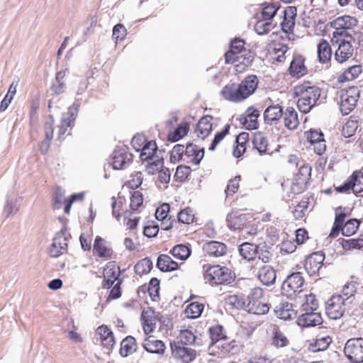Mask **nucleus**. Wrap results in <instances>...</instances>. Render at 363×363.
I'll return each mask as SVG.
<instances>
[{
	"label": "nucleus",
	"mask_w": 363,
	"mask_h": 363,
	"mask_svg": "<svg viewBox=\"0 0 363 363\" xmlns=\"http://www.w3.org/2000/svg\"><path fill=\"white\" fill-rule=\"evenodd\" d=\"M79 101V99L76 97V101L73 103L72 106L69 108L67 113L62 115L58 130V138L60 140L62 138L67 128L74 124L80 106V102Z\"/></svg>",
	"instance_id": "obj_11"
},
{
	"label": "nucleus",
	"mask_w": 363,
	"mask_h": 363,
	"mask_svg": "<svg viewBox=\"0 0 363 363\" xmlns=\"http://www.w3.org/2000/svg\"><path fill=\"white\" fill-rule=\"evenodd\" d=\"M143 347L147 352L154 354H162L165 349L163 342L156 340L153 336H150L145 340Z\"/></svg>",
	"instance_id": "obj_24"
},
{
	"label": "nucleus",
	"mask_w": 363,
	"mask_h": 363,
	"mask_svg": "<svg viewBox=\"0 0 363 363\" xmlns=\"http://www.w3.org/2000/svg\"><path fill=\"white\" fill-rule=\"evenodd\" d=\"M325 255L321 251L315 252L307 257L304 267L310 275L318 274L322 268Z\"/></svg>",
	"instance_id": "obj_15"
},
{
	"label": "nucleus",
	"mask_w": 363,
	"mask_h": 363,
	"mask_svg": "<svg viewBox=\"0 0 363 363\" xmlns=\"http://www.w3.org/2000/svg\"><path fill=\"white\" fill-rule=\"evenodd\" d=\"M344 353L352 363L363 362V338H351L347 341Z\"/></svg>",
	"instance_id": "obj_8"
},
{
	"label": "nucleus",
	"mask_w": 363,
	"mask_h": 363,
	"mask_svg": "<svg viewBox=\"0 0 363 363\" xmlns=\"http://www.w3.org/2000/svg\"><path fill=\"white\" fill-rule=\"evenodd\" d=\"M230 129V125H226L224 128V129L218 132L216 134L214 139L212 141L211 145L209 147V150L213 151L217 145L224 138V137L228 133Z\"/></svg>",
	"instance_id": "obj_56"
},
{
	"label": "nucleus",
	"mask_w": 363,
	"mask_h": 363,
	"mask_svg": "<svg viewBox=\"0 0 363 363\" xmlns=\"http://www.w3.org/2000/svg\"><path fill=\"white\" fill-rule=\"evenodd\" d=\"M306 138L311 144H313L315 142L323 138V134L320 131L315 130H310L309 131L306 133Z\"/></svg>",
	"instance_id": "obj_64"
},
{
	"label": "nucleus",
	"mask_w": 363,
	"mask_h": 363,
	"mask_svg": "<svg viewBox=\"0 0 363 363\" xmlns=\"http://www.w3.org/2000/svg\"><path fill=\"white\" fill-rule=\"evenodd\" d=\"M185 147L183 145L177 144L174 146L170 155L172 162H179L182 160L183 155H185Z\"/></svg>",
	"instance_id": "obj_53"
},
{
	"label": "nucleus",
	"mask_w": 363,
	"mask_h": 363,
	"mask_svg": "<svg viewBox=\"0 0 363 363\" xmlns=\"http://www.w3.org/2000/svg\"><path fill=\"white\" fill-rule=\"evenodd\" d=\"M259 281L266 286L273 284L277 278L276 271L269 265H264L260 267L258 272Z\"/></svg>",
	"instance_id": "obj_22"
},
{
	"label": "nucleus",
	"mask_w": 363,
	"mask_h": 363,
	"mask_svg": "<svg viewBox=\"0 0 363 363\" xmlns=\"http://www.w3.org/2000/svg\"><path fill=\"white\" fill-rule=\"evenodd\" d=\"M274 313L277 318L288 320L296 317V311L293 308L292 303L287 301H281L274 308Z\"/></svg>",
	"instance_id": "obj_18"
},
{
	"label": "nucleus",
	"mask_w": 363,
	"mask_h": 363,
	"mask_svg": "<svg viewBox=\"0 0 363 363\" xmlns=\"http://www.w3.org/2000/svg\"><path fill=\"white\" fill-rule=\"evenodd\" d=\"M126 28L122 24H117L113 28V37L116 40H123L126 35Z\"/></svg>",
	"instance_id": "obj_60"
},
{
	"label": "nucleus",
	"mask_w": 363,
	"mask_h": 363,
	"mask_svg": "<svg viewBox=\"0 0 363 363\" xmlns=\"http://www.w3.org/2000/svg\"><path fill=\"white\" fill-rule=\"evenodd\" d=\"M304 302L301 306H309L311 308H318V301L313 294H304Z\"/></svg>",
	"instance_id": "obj_61"
},
{
	"label": "nucleus",
	"mask_w": 363,
	"mask_h": 363,
	"mask_svg": "<svg viewBox=\"0 0 363 363\" xmlns=\"http://www.w3.org/2000/svg\"><path fill=\"white\" fill-rule=\"evenodd\" d=\"M157 266L162 272H171L178 268V264L167 255H161L158 257Z\"/></svg>",
	"instance_id": "obj_29"
},
{
	"label": "nucleus",
	"mask_w": 363,
	"mask_h": 363,
	"mask_svg": "<svg viewBox=\"0 0 363 363\" xmlns=\"http://www.w3.org/2000/svg\"><path fill=\"white\" fill-rule=\"evenodd\" d=\"M340 243L345 250H359L363 247V238L342 239Z\"/></svg>",
	"instance_id": "obj_39"
},
{
	"label": "nucleus",
	"mask_w": 363,
	"mask_h": 363,
	"mask_svg": "<svg viewBox=\"0 0 363 363\" xmlns=\"http://www.w3.org/2000/svg\"><path fill=\"white\" fill-rule=\"evenodd\" d=\"M305 59L301 55L294 57L289 67V73L293 77L299 78L307 73V68L304 65Z\"/></svg>",
	"instance_id": "obj_20"
},
{
	"label": "nucleus",
	"mask_w": 363,
	"mask_h": 363,
	"mask_svg": "<svg viewBox=\"0 0 363 363\" xmlns=\"http://www.w3.org/2000/svg\"><path fill=\"white\" fill-rule=\"evenodd\" d=\"M297 324L302 328L315 327L323 323L320 313H301L296 320Z\"/></svg>",
	"instance_id": "obj_16"
},
{
	"label": "nucleus",
	"mask_w": 363,
	"mask_h": 363,
	"mask_svg": "<svg viewBox=\"0 0 363 363\" xmlns=\"http://www.w3.org/2000/svg\"><path fill=\"white\" fill-rule=\"evenodd\" d=\"M358 220L353 218L347 220L344 225H342V233L345 236L353 235L359 227Z\"/></svg>",
	"instance_id": "obj_47"
},
{
	"label": "nucleus",
	"mask_w": 363,
	"mask_h": 363,
	"mask_svg": "<svg viewBox=\"0 0 363 363\" xmlns=\"http://www.w3.org/2000/svg\"><path fill=\"white\" fill-rule=\"evenodd\" d=\"M359 94V89L357 86L341 91L339 104L342 115L349 114L355 108Z\"/></svg>",
	"instance_id": "obj_6"
},
{
	"label": "nucleus",
	"mask_w": 363,
	"mask_h": 363,
	"mask_svg": "<svg viewBox=\"0 0 363 363\" xmlns=\"http://www.w3.org/2000/svg\"><path fill=\"white\" fill-rule=\"evenodd\" d=\"M67 245L66 230H62L56 233L52 240V243L49 250L50 256L56 258L66 253Z\"/></svg>",
	"instance_id": "obj_12"
},
{
	"label": "nucleus",
	"mask_w": 363,
	"mask_h": 363,
	"mask_svg": "<svg viewBox=\"0 0 363 363\" xmlns=\"http://www.w3.org/2000/svg\"><path fill=\"white\" fill-rule=\"evenodd\" d=\"M143 202L142 194L140 191H134L130 196V206L132 210L136 211Z\"/></svg>",
	"instance_id": "obj_57"
},
{
	"label": "nucleus",
	"mask_w": 363,
	"mask_h": 363,
	"mask_svg": "<svg viewBox=\"0 0 363 363\" xmlns=\"http://www.w3.org/2000/svg\"><path fill=\"white\" fill-rule=\"evenodd\" d=\"M204 250L211 256L221 257L226 252V245L220 242L211 241L203 245Z\"/></svg>",
	"instance_id": "obj_26"
},
{
	"label": "nucleus",
	"mask_w": 363,
	"mask_h": 363,
	"mask_svg": "<svg viewBox=\"0 0 363 363\" xmlns=\"http://www.w3.org/2000/svg\"><path fill=\"white\" fill-rule=\"evenodd\" d=\"M283 115L282 108L279 105L269 106L264 112V121L272 124L273 122L280 119Z\"/></svg>",
	"instance_id": "obj_28"
},
{
	"label": "nucleus",
	"mask_w": 363,
	"mask_h": 363,
	"mask_svg": "<svg viewBox=\"0 0 363 363\" xmlns=\"http://www.w3.org/2000/svg\"><path fill=\"white\" fill-rule=\"evenodd\" d=\"M357 284L354 281L348 282L342 288V296L345 300H348L350 298L353 296L357 291Z\"/></svg>",
	"instance_id": "obj_52"
},
{
	"label": "nucleus",
	"mask_w": 363,
	"mask_h": 363,
	"mask_svg": "<svg viewBox=\"0 0 363 363\" xmlns=\"http://www.w3.org/2000/svg\"><path fill=\"white\" fill-rule=\"evenodd\" d=\"M210 338L211 340V345H213L216 342L225 339L226 336L223 332V327L220 325L211 327L209 328Z\"/></svg>",
	"instance_id": "obj_40"
},
{
	"label": "nucleus",
	"mask_w": 363,
	"mask_h": 363,
	"mask_svg": "<svg viewBox=\"0 0 363 363\" xmlns=\"http://www.w3.org/2000/svg\"><path fill=\"white\" fill-rule=\"evenodd\" d=\"M93 250L99 257L111 258L112 256V250L106 246V240L99 236L95 238Z\"/></svg>",
	"instance_id": "obj_25"
},
{
	"label": "nucleus",
	"mask_w": 363,
	"mask_h": 363,
	"mask_svg": "<svg viewBox=\"0 0 363 363\" xmlns=\"http://www.w3.org/2000/svg\"><path fill=\"white\" fill-rule=\"evenodd\" d=\"M170 253L177 259L185 260L189 257L191 251L184 245H177L173 247Z\"/></svg>",
	"instance_id": "obj_42"
},
{
	"label": "nucleus",
	"mask_w": 363,
	"mask_h": 363,
	"mask_svg": "<svg viewBox=\"0 0 363 363\" xmlns=\"http://www.w3.org/2000/svg\"><path fill=\"white\" fill-rule=\"evenodd\" d=\"M96 333L99 336L101 345L111 349L115 344L114 337L112 331L104 325H102L96 329Z\"/></svg>",
	"instance_id": "obj_21"
},
{
	"label": "nucleus",
	"mask_w": 363,
	"mask_h": 363,
	"mask_svg": "<svg viewBox=\"0 0 363 363\" xmlns=\"http://www.w3.org/2000/svg\"><path fill=\"white\" fill-rule=\"evenodd\" d=\"M188 130L189 127L187 124L180 125L175 129V130L172 133H170L169 135L168 138L169 140H172L173 142L178 141L182 137L187 134Z\"/></svg>",
	"instance_id": "obj_48"
},
{
	"label": "nucleus",
	"mask_w": 363,
	"mask_h": 363,
	"mask_svg": "<svg viewBox=\"0 0 363 363\" xmlns=\"http://www.w3.org/2000/svg\"><path fill=\"white\" fill-rule=\"evenodd\" d=\"M345 298L342 295H333L326 302L325 311L330 319L337 320L345 312Z\"/></svg>",
	"instance_id": "obj_10"
},
{
	"label": "nucleus",
	"mask_w": 363,
	"mask_h": 363,
	"mask_svg": "<svg viewBox=\"0 0 363 363\" xmlns=\"http://www.w3.org/2000/svg\"><path fill=\"white\" fill-rule=\"evenodd\" d=\"M362 72L361 65H353L348 67L340 76L339 79L340 82H350L357 79Z\"/></svg>",
	"instance_id": "obj_33"
},
{
	"label": "nucleus",
	"mask_w": 363,
	"mask_h": 363,
	"mask_svg": "<svg viewBox=\"0 0 363 363\" xmlns=\"http://www.w3.org/2000/svg\"><path fill=\"white\" fill-rule=\"evenodd\" d=\"M279 7L277 4L273 3L262 9V15L264 20H271L275 16Z\"/></svg>",
	"instance_id": "obj_54"
},
{
	"label": "nucleus",
	"mask_w": 363,
	"mask_h": 363,
	"mask_svg": "<svg viewBox=\"0 0 363 363\" xmlns=\"http://www.w3.org/2000/svg\"><path fill=\"white\" fill-rule=\"evenodd\" d=\"M136 350L135 340L132 336L126 337L121 342L120 354L122 357H128Z\"/></svg>",
	"instance_id": "obj_32"
},
{
	"label": "nucleus",
	"mask_w": 363,
	"mask_h": 363,
	"mask_svg": "<svg viewBox=\"0 0 363 363\" xmlns=\"http://www.w3.org/2000/svg\"><path fill=\"white\" fill-rule=\"evenodd\" d=\"M332 51L329 43L322 39L318 45V57L321 63H325L331 58Z\"/></svg>",
	"instance_id": "obj_31"
},
{
	"label": "nucleus",
	"mask_w": 363,
	"mask_h": 363,
	"mask_svg": "<svg viewBox=\"0 0 363 363\" xmlns=\"http://www.w3.org/2000/svg\"><path fill=\"white\" fill-rule=\"evenodd\" d=\"M65 191L62 189L61 187H57L55 189L54 195H53V208L55 209H59L62 207V204L66 205L67 200L65 197Z\"/></svg>",
	"instance_id": "obj_41"
},
{
	"label": "nucleus",
	"mask_w": 363,
	"mask_h": 363,
	"mask_svg": "<svg viewBox=\"0 0 363 363\" xmlns=\"http://www.w3.org/2000/svg\"><path fill=\"white\" fill-rule=\"evenodd\" d=\"M211 121L212 117L210 116H205L199 120L196 130L199 138L203 140L210 134L212 130Z\"/></svg>",
	"instance_id": "obj_23"
},
{
	"label": "nucleus",
	"mask_w": 363,
	"mask_h": 363,
	"mask_svg": "<svg viewBox=\"0 0 363 363\" xmlns=\"http://www.w3.org/2000/svg\"><path fill=\"white\" fill-rule=\"evenodd\" d=\"M352 179L353 186V192L355 194H359L363 191V180L362 178L359 177L357 172H354L352 174Z\"/></svg>",
	"instance_id": "obj_58"
},
{
	"label": "nucleus",
	"mask_w": 363,
	"mask_h": 363,
	"mask_svg": "<svg viewBox=\"0 0 363 363\" xmlns=\"http://www.w3.org/2000/svg\"><path fill=\"white\" fill-rule=\"evenodd\" d=\"M226 303L236 309L245 310L246 300L238 295H230L226 298Z\"/></svg>",
	"instance_id": "obj_46"
},
{
	"label": "nucleus",
	"mask_w": 363,
	"mask_h": 363,
	"mask_svg": "<svg viewBox=\"0 0 363 363\" xmlns=\"http://www.w3.org/2000/svg\"><path fill=\"white\" fill-rule=\"evenodd\" d=\"M332 24L335 28L333 33L334 38L340 36L352 39V35L348 33L347 30L355 26L357 24V20L350 16H342L334 20Z\"/></svg>",
	"instance_id": "obj_9"
},
{
	"label": "nucleus",
	"mask_w": 363,
	"mask_h": 363,
	"mask_svg": "<svg viewBox=\"0 0 363 363\" xmlns=\"http://www.w3.org/2000/svg\"><path fill=\"white\" fill-rule=\"evenodd\" d=\"M359 127V121L357 117L351 116L342 127V135L345 138L352 136Z\"/></svg>",
	"instance_id": "obj_35"
},
{
	"label": "nucleus",
	"mask_w": 363,
	"mask_h": 363,
	"mask_svg": "<svg viewBox=\"0 0 363 363\" xmlns=\"http://www.w3.org/2000/svg\"><path fill=\"white\" fill-rule=\"evenodd\" d=\"M169 211V205L163 203L160 207L157 208L155 211V217L157 220H166Z\"/></svg>",
	"instance_id": "obj_63"
},
{
	"label": "nucleus",
	"mask_w": 363,
	"mask_h": 363,
	"mask_svg": "<svg viewBox=\"0 0 363 363\" xmlns=\"http://www.w3.org/2000/svg\"><path fill=\"white\" fill-rule=\"evenodd\" d=\"M320 93V89L309 82L297 85L295 94L298 97L297 106L300 111L304 113L310 112L318 104Z\"/></svg>",
	"instance_id": "obj_2"
},
{
	"label": "nucleus",
	"mask_w": 363,
	"mask_h": 363,
	"mask_svg": "<svg viewBox=\"0 0 363 363\" xmlns=\"http://www.w3.org/2000/svg\"><path fill=\"white\" fill-rule=\"evenodd\" d=\"M297 9L295 6H287L284 11V19L281 23L282 30L291 33L295 26Z\"/></svg>",
	"instance_id": "obj_17"
},
{
	"label": "nucleus",
	"mask_w": 363,
	"mask_h": 363,
	"mask_svg": "<svg viewBox=\"0 0 363 363\" xmlns=\"http://www.w3.org/2000/svg\"><path fill=\"white\" fill-rule=\"evenodd\" d=\"M157 149L156 143L154 141H150L146 143L143 147L140 158L142 161H147L152 158V157L156 152Z\"/></svg>",
	"instance_id": "obj_36"
},
{
	"label": "nucleus",
	"mask_w": 363,
	"mask_h": 363,
	"mask_svg": "<svg viewBox=\"0 0 363 363\" xmlns=\"http://www.w3.org/2000/svg\"><path fill=\"white\" fill-rule=\"evenodd\" d=\"M247 221V215L239 212H231L226 217L228 227L230 230H236L242 229Z\"/></svg>",
	"instance_id": "obj_19"
},
{
	"label": "nucleus",
	"mask_w": 363,
	"mask_h": 363,
	"mask_svg": "<svg viewBox=\"0 0 363 363\" xmlns=\"http://www.w3.org/2000/svg\"><path fill=\"white\" fill-rule=\"evenodd\" d=\"M269 21L263 19L256 23L255 30L258 35H264L272 29V24Z\"/></svg>",
	"instance_id": "obj_51"
},
{
	"label": "nucleus",
	"mask_w": 363,
	"mask_h": 363,
	"mask_svg": "<svg viewBox=\"0 0 363 363\" xmlns=\"http://www.w3.org/2000/svg\"><path fill=\"white\" fill-rule=\"evenodd\" d=\"M203 278L211 285L230 284L233 280L232 272L220 265L204 266Z\"/></svg>",
	"instance_id": "obj_3"
},
{
	"label": "nucleus",
	"mask_w": 363,
	"mask_h": 363,
	"mask_svg": "<svg viewBox=\"0 0 363 363\" xmlns=\"http://www.w3.org/2000/svg\"><path fill=\"white\" fill-rule=\"evenodd\" d=\"M113 169L121 170L128 167L133 162V155L126 145L117 146L111 156Z\"/></svg>",
	"instance_id": "obj_7"
},
{
	"label": "nucleus",
	"mask_w": 363,
	"mask_h": 363,
	"mask_svg": "<svg viewBox=\"0 0 363 363\" xmlns=\"http://www.w3.org/2000/svg\"><path fill=\"white\" fill-rule=\"evenodd\" d=\"M262 299L263 290L259 287L252 289L246 299L245 311L257 315L267 313L269 307Z\"/></svg>",
	"instance_id": "obj_5"
},
{
	"label": "nucleus",
	"mask_w": 363,
	"mask_h": 363,
	"mask_svg": "<svg viewBox=\"0 0 363 363\" xmlns=\"http://www.w3.org/2000/svg\"><path fill=\"white\" fill-rule=\"evenodd\" d=\"M179 338V341L178 342L181 343L182 345H192L196 340V337L194 333L188 330H182Z\"/></svg>",
	"instance_id": "obj_50"
},
{
	"label": "nucleus",
	"mask_w": 363,
	"mask_h": 363,
	"mask_svg": "<svg viewBox=\"0 0 363 363\" xmlns=\"http://www.w3.org/2000/svg\"><path fill=\"white\" fill-rule=\"evenodd\" d=\"M18 209V206L16 204V201H13L12 199H7L6 203L4 208L3 214L6 218H8L10 215L13 213H16Z\"/></svg>",
	"instance_id": "obj_59"
},
{
	"label": "nucleus",
	"mask_w": 363,
	"mask_h": 363,
	"mask_svg": "<svg viewBox=\"0 0 363 363\" xmlns=\"http://www.w3.org/2000/svg\"><path fill=\"white\" fill-rule=\"evenodd\" d=\"M246 118H245V121L249 118L250 122L247 127L248 129L252 130L257 128V120L259 116V112L257 109H256L253 106H250L247 108L245 112Z\"/></svg>",
	"instance_id": "obj_45"
},
{
	"label": "nucleus",
	"mask_w": 363,
	"mask_h": 363,
	"mask_svg": "<svg viewBox=\"0 0 363 363\" xmlns=\"http://www.w3.org/2000/svg\"><path fill=\"white\" fill-rule=\"evenodd\" d=\"M305 279L300 272H294L289 275L281 285V293L289 298H301L303 293Z\"/></svg>",
	"instance_id": "obj_4"
},
{
	"label": "nucleus",
	"mask_w": 363,
	"mask_h": 363,
	"mask_svg": "<svg viewBox=\"0 0 363 363\" xmlns=\"http://www.w3.org/2000/svg\"><path fill=\"white\" fill-rule=\"evenodd\" d=\"M331 343L329 336L317 338L314 342L310 344L308 350L312 352H318L325 350Z\"/></svg>",
	"instance_id": "obj_34"
},
{
	"label": "nucleus",
	"mask_w": 363,
	"mask_h": 363,
	"mask_svg": "<svg viewBox=\"0 0 363 363\" xmlns=\"http://www.w3.org/2000/svg\"><path fill=\"white\" fill-rule=\"evenodd\" d=\"M259 80L256 75H248L240 84L232 83L225 85L221 91V94L229 101L241 102L255 92Z\"/></svg>",
	"instance_id": "obj_1"
},
{
	"label": "nucleus",
	"mask_w": 363,
	"mask_h": 363,
	"mask_svg": "<svg viewBox=\"0 0 363 363\" xmlns=\"http://www.w3.org/2000/svg\"><path fill=\"white\" fill-rule=\"evenodd\" d=\"M248 138L247 133H240L236 138V143H238L237 146L235 147L233 150V155L235 157H241L246 150V142Z\"/></svg>",
	"instance_id": "obj_38"
},
{
	"label": "nucleus",
	"mask_w": 363,
	"mask_h": 363,
	"mask_svg": "<svg viewBox=\"0 0 363 363\" xmlns=\"http://www.w3.org/2000/svg\"><path fill=\"white\" fill-rule=\"evenodd\" d=\"M152 268V261L149 258H145L135 265V272L137 274L142 276L150 272Z\"/></svg>",
	"instance_id": "obj_43"
},
{
	"label": "nucleus",
	"mask_w": 363,
	"mask_h": 363,
	"mask_svg": "<svg viewBox=\"0 0 363 363\" xmlns=\"http://www.w3.org/2000/svg\"><path fill=\"white\" fill-rule=\"evenodd\" d=\"M203 305L198 302L189 304L186 308V314L188 318H196L199 317L203 310Z\"/></svg>",
	"instance_id": "obj_44"
},
{
	"label": "nucleus",
	"mask_w": 363,
	"mask_h": 363,
	"mask_svg": "<svg viewBox=\"0 0 363 363\" xmlns=\"http://www.w3.org/2000/svg\"><path fill=\"white\" fill-rule=\"evenodd\" d=\"M258 246L256 245L244 242L239 247V253L242 258L247 260H252L257 256Z\"/></svg>",
	"instance_id": "obj_30"
},
{
	"label": "nucleus",
	"mask_w": 363,
	"mask_h": 363,
	"mask_svg": "<svg viewBox=\"0 0 363 363\" xmlns=\"http://www.w3.org/2000/svg\"><path fill=\"white\" fill-rule=\"evenodd\" d=\"M282 116L284 125L288 129L294 130L298 127L299 124L298 114L293 107H287Z\"/></svg>",
	"instance_id": "obj_27"
},
{
	"label": "nucleus",
	"mask_w": 363,
	"mask_h": 363,
	"mask_svg": "<svg viewBox=\"0 0 363 363\" xmlns=\"http://www.w3.org/2000/svg\"><path fill=\"white\" fill-rule=\"evenodd\" d=\"M173 355L184 362H191L196 359L195 350L182 345L179 342H173L170 344Z\"/></svg>",
	"instance_id": "obj_14"
},
{
	"label": "nucleus",
	"mask_w": 363,
	"mask_h": 363,
	"mask_svg": "<svg viewBox=\"0 0 363 363\" xmlns=\"http://www.w3.org/2000/svg\"><path fill=\"white\" fill-rule=\"evenodd\" d=\"M352 39L343 37L342 39L337 40L336 43H339L338 48L335 53V60L340 62L343 63L350 59L354 52V49L351 45Z\"/></svg>",
	"instance_id": "obj_13"
},
{
	"label": "nucleus",
	"mask_w": 363,
	"mask_h": 363,
	"mask_svg": "<svg viewBox=\"0 0 363 363\" xmlns=\"http://www.w3.org/2000/svg\"><path fill=\"white\" fill-rule=\"evenodd\" d=\"M190 172L191 169L189 167L180 165L177 168L174 176L177 178V179L183 181L188 177V176L190 174Z\"/></svg>",
	"instance_id": "obj_62"
},
{
	"label": "nucleus",
	"mask_w": 363,
	"mask_h": 363,
	"mask_svg": "<svg viewBox=\"0 0 363 363\" xmlns=\"http://www.w3.org/2000/svg\"><path fill=\"white\" fill-rule=\"evenodd\" d=\"M253 144L255 149L257 150L259 155H263L267 152L268 147V140L266 136L262 133H257L253 140Z\"/></svg>",
	"instance_id": "obj_37"
},
{
	"label": "nucleus",
	"mask_w": 363,
	"mask_h": 363,
	"mask_svg": "<svg viewBox=\"0 0 363 363\" xmlns=\"http://www.w3.org/2000/svg\"><path fill=\"white\" fill-rule=\"evenodd\" d=\"M241 179V177L240 175L235 176L233 179L229 180L228 184L225 189V193L226 196L233 195L239 188V183Z\"/></svg>",
	"instance_id": "obj_49"
},
{
	"label": "nucleus",
	"mask_w": 363,
	"mask_h": 363,
	"mask_svg": "<svg viewBox=\"0 0 363 363\" xmlns=\"http://www.w3.org/2000/svg\"><path fill=\"white\" fill-rule=\"evenodd\" d=\"M194 219V215L190 208H185L182 210L178 213V221L182 223H190L193 222Z\"/></svg>",
	"instance_id": "obj_55"
}]
</instances>
